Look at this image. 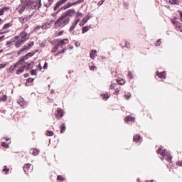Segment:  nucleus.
Listing matches in <instances>:
<instances>
[{
    "mask_svg": "<svg viewBox=\"0 0 182 182\" xmlns=\"http://www.w3.org/2000/svg\"><path fill=\"white\" fill-rule=\"evenodd\" d=\"M76 12L73 9H69L61 14V16L57 19L54 23L55 29L58 28H63L66 25H69L70 18L75 16Z\"/></svg>",
    "mask_w": 182,
    "mask_h": 182,
    "instance_id": "2",
    "label": "nucleus"
},
{
    "mask_svg": "<svg viewBox=\"0 0 182 182\" xmlns=\"http://www.w3.org/2000/svg\"><path fill=\"white\" fill-rule=\"evenodd\" d=\"M29 28L28 25H26V26L24 27V30L23 32H26V30Z\"/></svg>",
    "mask_w": 182,
    "mask_h": 182,
    "instance_id": "52",
    "label": "nucleus"
},
{
    "mask_svg": "<svg viewBox=\"0 0 182 182\" xmlns=\"http://www.w3.org/2000/svg\"><path fill=\"white\" fill-rule=\"evenodd\" d=\"M39 154V149H34L33 151V156H38Z\"/></svg>",
    "mask_w": 182,
    "mask_h": 182,
    "instance_id": "33",
    "label": "nucleus"
},
{
    "mask_svg": "<svg viewBox=\"0 0 182 182\" xmlns=\"http://www.w3.org/2000/svg\"><path fill=\"white\" fill-rule=\"evenodd\" d=\"M87 31H88L87 27H83L82 29V33H85L87 32Z\"/></svg>",
    "mask_w": 182,
    "mask_h": 182,
    "instance_id": "45",
    "label": "nucleus"
},
{
    "mask_svg": "<svg viewBox=\"0 0 182 182\" xmlns=\"http://www.w3.org/2000/svg\"><path fill=\"white\" fill-rule=\"evenodd\" d=\"M165 159L166 160V161L169 162L171 161V156L170 154H168L166 156V157L165 158Z\"/></svg>",
    "mask_w": 182,
    "mask_h": 182,
    "instance_id": "38",
    "label": "nucleus"
},
{
    "mask_svg": "<svg viewBox=\"0 0 182 182\" xmlns=\"http://www.w3.org/2000/svg\"><path fill=\"white\" fill-rule=\"evenodd\" d=\"M115 92H116V93H119V89L115 88Z\"/></svg>",
    "mask_w": 182,
    "mask_h": 182,
    "instance_id": "60",
    "label": "nucleus"
},
{
    "mask_svg": "<svg viewBox=\"0 0 182 182\" xmlns=\"http://www.w3.org/2000/svg\"><path fill=\"white\" fill-rule=\"evenodd\" d=\"M65 130H66V127L65 126V124H63L62 126L60 127V133H63Z\"/></svg>",
    "mask_w": 182,
    "mask_h": 182,
    "instance_id": "35",
    "label": "nucleus"
},
{
    "mask_svg": "<svg viewBox=\"0 0 182 182\" xmlns=\"http://www.w3.org/2000/svg\"><path fill=\"white\" fill-rule=\"evenodd\" d=\"M98 5L100 6V5H103V1H102V0L98 2Z\"/></svg>",
    "mask_w": 182,
    "mask_h": 182,
    "instance_id": "57",
    "label": "nucleus"
},
{
    "mask_svg": "<svg viewBox=\"0 0 182 182\" xmlns=\"http://www.w3.org/2000/svg\"><path fill=\"white\" fill-rule=\"evenodd\" d=\"M33 80H34L33 78H28V79H27L28 83H32V82H33Z\"/></svg>",
    "mask_w": 182,
    "mask_h": 182,
    "instance_id": "48",
    "label": "nucleus"
},
{
    "mask_svg": "<svg viewBox=\"0 0 182 182\" xmlns=\"http://www.w3.org/2000/svg\"><path fill=\"white\" fill-rule=\"evenodd\" d=\"M156 46H160V45H161V40H158L156 43H155Z\"/></svg>",
    "mask_w": 182,
    "mask_h": 182,
    "instance_id": "43",
    "label": "nucleus"
},
{
    "mask_svg": "<svg viewBox=\"0 0 182 182\" xmlns=\"http://www.w3.org/2000/svg\"><path fill=\"white\" fill-rule=\"evenodd\" d=\"M29 38V34L26 31H22L19 36H16L14 38V42H16V46L21 48L22 45Z\"/></svg>",
    "mask_w": 182,
    "mask_h": 182,
    "instance_id": "4",
    "label": "nucleus"
},
{
    "mask_svg": "<svg viewBox=\"0 0 182 182\" xmlns=\"http://www.w3.org/2000/svg\"><path fill=\"white\" fill-rule=\"evenodd\" d=\"M55 116L57 119H62L63 117V110L58 109L55 113Z\"/></svg>",
    "mask_w": 182,
    "mask_h": 182,
    "instance_id": "14",
    "label": "nucleus"
},
{
    "mask_svg": "<svg viewBox=\"0 0 182 182\" xmlns=\"http://www.w3.org/2000/svg\"><path fill=\"white\" fill-rule=\"evenodd\" d=\"M128 76H129V77H130L131 79H133V74H132V73L129 72Z\"/></svg>",
    "mask_w": 182,
    "mask_h": 182,
    "instance_id": "51",
    "label": "nucleus"
},
{
    "mask_svg": "<svg viewBox=\"0 0 182 182\" xmlns=\"http://www.w3.org/2000/svg\"><path fill=\"white\" fill-rule=\"evenodd\" d=\"M85 23H85V22L83 21V20H82V21H80V23H79V25H80V26H83V25H85Z\"/></svg>",
    "mask_w": 182,
    "mask_h": 182,
    "instance_id": "49",
    "label": "nucleus"
},
{
    "mask_svg": "<svg viewBox=\"0 0 182 182\" xmlns=\"http://www.w3.org/2000/svg\"><path fill=\"white\" fill-rule=\"evenodd\" d=\"M21 65H23V60H19L14 65H11L8 70V73H12Z\"/></svg>",
    "mask_w": 182,
    "mask_h": 182,
    "instance_id": "5",
    "label": "nucleus"
},
{
    "mask_svg": "<svg viewBox=\"0 0 182 182\" xmlns=\"http://www.w3.org/2000/svg\"><path fill=\"white\" fill-rule=\"evenodd\" d=\"M46 134H47V136H53V132L47 131Z\"/></svg>",
    "mask_w": 182,
    "mask_h": 182,
    "instance_id": "44",
    "label": "nucleus"
},
{
    "mask_svg": "<svg viewBox=\"0 0 182 182\" xmlns=\"http://www.w3.org/2000/svg\"><path fill=\"white\" fill-rule=\"evenodd\" d=\"M177 165L178 166H182V161H178Z\"/></svg>",
    "mask_w": 182,
    "mask_h": 182,
    "instance_id": "55",
    "label": "nucleus"
},
{
    "mask_svg": "<svg viewBox=\"0 0 182 182\" xmlns=\"http://www.w3.org/2000/svg\"><path fill=\"white\" fill-rule=\"evenodd\" d=\"M6 66H8V63L0 64V70L6 68Z\"/></svg>",
    "mask_w": 182,
    "mask_h": 182,
    "instance_id": "34",
    "label": "nucleus"
},
{
    "mask_svg": "<svg viewBox=\"0 0 182 182\" xmlns=\"http://www.w3.org/2000/svg\"><path fill=\"white\" fill-rule=\"evenodd\" d=\"M118 85H122L124 83V80L121 79L117 81Z\"/></svg>",
    "mask_w": 182,
    "mask_h": 182,
    "instance_id": "40",
    "label": "nucleus"
},
{
    "mask_svg": "<svg viewBox=\"0 0 182 182\" xmlns=\"http://www.w3.org/2000/svg\"><path fill=\"white\" fill-rule=\"evenodd\" d=\"M34 14H35V10L31 11V13H29V14H28L26 17H21L19 19L20 22L21 23H25V22H26L27 21H29V19H31Z\"/></svg>",
    "mask_w": 182,
    "mask_h": 182,
    "instance_id": "6",
    "label": "nucleus"
},
{
    "mask_svg": "<svg viewBox=\"0 0 182 182\" xmlns=\"http://www.w3.org/2000/svg\"><path fill=\"white\" fill-rule=\"evenodd\" d=\"M33 45H35V42L31 41L28 46H25L20 52H25V50H29V49H31V48H32V46H33Z\"/></svg>",
    "mask_w": 182,
    "mask_h": 182,
    "instance_id": "12",
    "label": "nucleus"
},
{
    "mask_svg": "<svg viewBox=\"0 0 182 182\" xmlns=\"http://www.w3.org/2000/svg\"><path fill=\"white\" fill-rule=\"evenodd\" d=\"M57 178H58V180H60V181H65V178H63V176H60V175H58V177H57Z\"/></svg>",
    "mask_w": 182,
    "mask_h": 182,
    "instance_id": "42",
    "label": "nucleus"
},
{
    "mask_svg": "<svg viewBox=\"0 0 182 182\" xmlns=\"http://www.w3.org/2000/svg\"><path fill=\"white\" fill-rule=\"evenodd\" d=\"M4 36H0V42L4 39Z\"/></svg>",
    "mask_w": 182,
    "mask_h": 182,
    "instance_id": "61",
    "label": "nucleus"
},
{
    "mask_svg": "<svg viewBox=\"0 0 182 182\" xmlns=\"http://www.w3.org/2000/svg\"><path fill=\"white\" fill-rule=\"evenodd\" d=\"M89 19H90V16H87L82 18V22H84V23H86V22H87Z\"/></svg>",
    "mask_w": 182,
    "mask_h": 182,
    "instance_id": "32",
    "label": "nucleus"
},
{
    "mask_svg": "<svg viewBox=\"0 0 182 182\" xmlns=\"http://www.w3.org/2000/svg\"><path fill=\"white\" fill-rule=\"evenodd\" d=\"M64 32H65L64 31H58V32H57V33H55V36H60L63 35V33H64Z\"/></svg>",
    "mask_w": 182,
    "mask_h": 182,
    "instance_id": "39",
    "label": "nucleus"
},
{
    "mask_svg": "<svg viewBox=\"0 0 182 182\" xmlns=\"http://www.w3.org/2000/svg\"><path fill=\"white\" fill-rule=\"evenodd\" d=\"M180 16H181V21L182 22V11H180Z\"/></svg>",
    "mask_w": 182,
    "mask_h": 182,
    "instance_id": "58",
    "label": "nucleus"
},
{
    "mask_svg": "<svg viewBox=\"0 0 182 182\" xmlns=\"http://www.w3.org/2000/svg\"><path fill=\"white\" fill-rule=\"evenodd\" d=\"M29 168H31L30 164H26L24 165L23 171H25V173H28V171H29Z\"/></svg>",
    "mask_w": 182,
    "mask_h": 182,
    "instance_id": "22",
    "label": "nucleus"
},
{
    "mask_svg": "<svg viewBox=\"0 0 182 182\" xmlns=\"http://www.w3.org/2000/svg\"><path fill=\"white\" fill-rule=\"evenodd\" d=\"M132 97V94L128 93L127 95H124V99H126V100H129V99H130Z\"/></svg>",
    "mask_w": 182,
    "mask_h": 182,
    "instance_id": "37",
    "label": "nucleus"
},
{
    "mask_svg": "<svg viewBox=\"0 0 182 182\" xmlns=\"http://www.w3.org/2000/svg\"><path fill=\"white\" fill-rule=\"evenodd\" d=\"M158 154H161L163 157H166V156H167V150H162L161 148H159L158 149Z\"/></svg>",
    "mask_w": 182,
    "mask_h": 182,
    "instance_id": "16",
    "label": "nucleus"
},
{
    "mask_svg": "<svg viewBox=\"0 0 182 182\" xmlns=\"http://www.w3.org/2000/svg\"><path fill=\"white\" fill-rule=\"evenodd\" d=\"M82 2H83V0H80L75 2L69 3L68 4H67V8H70V6H73V5H76L77 4H82Z\"/></svg>",
    "mask_w": 182,
    "mask_h": 182,
    "instance_id": "17",
    "label": "nucleus"
},
{
    "mask_svg": "<svg viewBox=\"0 0 182 182\" xmlns=\"http://www.w3.org/2000/svg\"><path fill=\"white\" fill-rule=\"evenodd\" d=\"M125 122H134V117L128 116L125 118Z\"/></svg>",
    "mask_w": 182,
    "mask_h": 182,
    "instance_id": "27",
    "label": "nucleus"
},
{
    "mask_svg": "<svg viewBox=\"0 0 182 182\" xmlns=\"http://www.w3.org/2000/svg\"><path fill=\"white\" fill-rule=\"evenodd\" d=\"M20 102H19L20 106H23L25 105V103L23 102V98H21Z\"/></svg>",
    "mask_w": 182,
    "mask_h": 182,
    "instance_id": "46",
    "label": "nucleus"
},
{
    "mask_svg": "<svg viewBox=\"0 0 182 182\" xmlns=\"http://www.w3.org/2000/svg\"><path fill=\"white\" fill-rule=\"evenodd\" d=\"M9 11V7L4 6L0 9V16H2L5 11Z\"/></svg>",
    "mask_w": 182,
    "mask_h": 182,
    "instance_id": "19",
    "label": "nucleus"
},
{
    "mask_svg": "<svg viewBox=\"0 0 182 182\" xmlns=\"http://www.w3.org/2000/svg\"><path fill=\"white\" fill-rule=\"evenodd\" d=\"M90 70H95V69H96V66L93 65L90 67Z\"/></svg>",
    "mask_w": 182,
    "mask_h": 182,
    "instance_id": "53",
    "label": "nucleus"
},
{
    "mask_svg": "<svg viewBox=\"0 0 182 182\" xmlns=\"http://www.w3.org/2000/svg\"><path fill=\"white\" fill-rule=\"evenodd\" d=\"M53 4V0H48V3L44 4V6H46V8H49V6H50V5H52Z\"/></svg>",
    "mask_w": 182,
    "mask_h": 182,
    "instance_id": "25",
    "label": "nucleus"
},
{
    "mask_svg": "<svg viewBox=\"0 0 182 182\" xmlns=\"http://www.w3.org/2000/svg\"><path fill=\"white\" fill-rule=\"evenodd\" d=\"M19 69L16 71V75H21V73H23L26 70V65H20L18 66Z\"/></svg>",
    "mask_w": 182,
    "mask_h": 182,
    "instance_id": "9",
    "label": "nucleus"
},
{
    "mask_svg": "<svg viewBox=\"0 0 182 182\" xmlns=\"http://www.w3.org/2000/svg\"><path fill=\"white\" fill-rule=\"evenodd\" d=\"M29 77V74H25L24 75V77Z\"/></svg>",
    "mask_w": 182,
    "mask_h": 182,
    "instance_id": "59",
    "label": "nucleus"
},
{
    "mask_svg": "<svg viewBox=\"0 0 182 182\" xmlns=\"http://www.w3.org/2000/svg\"><path fill=\"white\" fill-rule=\"evenodd\" d=\"M35 55V53H28L26 55H24L23 58L20 59V60H23V65L25 63V60L28 59V58H32Z\"/></svg>",
    "mask_w": 182,
    "mask_h": 182,
    "instance_id": "11",
    "label": "nucleus"
},
{
    "mask_svg": "<svg viewBox=\"0 0 182 182\" xmlns=\"http://www.w3.org/2000/svg\"><path fill=\"white\" fill-rule=\"evenodd\" d=\"M125 48H127V49H129L130 48V43H125Z\"/></svg>",
    "mask_w": 182,
    "mask_h": 182,
    "instance_id": "50",
    "label": "nucleus"
},
{
    "mask_svg": "<svg viewBox=\"0 0 182 182\" xmlns=\"http://www.w3.org/2000/svg\"><path fill=\"white\" fill-rule=\"evenodd\" d=\"M65 2H68V0H60L58 2H57L55 6L54 7V11H58L60 5H63V4Z\"/></svg>",
    "mask_w": 182,
    "mask_h": 182,
    "instance_id": "15",
    "label": "nucleus"
},
{
    "mask_svg": "<svg viewBox=\"0 0 182 182\" xmlns=\"http://www.w3.org/2000/svg\"><path fill=\"white\" fill-rule=\"evenodd\" d=\"M79 22H80V21H79V18L77 19H75L73 23H72L71 26L69 28V31L72 32V31H73V29H75L76 28V26L77 25V23H79Z\"/></svg>",
    "mask_w": 182,
    "mask_h": 182,
    "instance_id": "10",
    "label": "nucleus"
},
{
    "mask_svg": "<svg viewBox=\"0 0 182 182\" xmlns=\"http://www.w3.org/2000/svg\"><path fill=\"white\" fill-rule=\"evenodd\" d=\"M4 139L6 140V141H9V138H4Z\"/></svg>",
    "mask_w": 182,
    "mask_h": 182,
    "instance_id": "63",
    "label": "nucleus"
},
{
    "mask_svg": "<svg viewBox=\"0 0 182 182\" xmlns=\"http://www.w3.org/2000/svg\"><path fill=\"white\" fill-rule=\"evenodd\" d=\"M60 53H65V50H63Z\"/></svg>",
    "mask_w": 182,
    "mask_h": 182,
    "instance_id": "64",
    "label": "nucleus"
},
{
    "mask_svg": "<svg viewBox=\"0 0 182 182\" xmlns=\"http://www.w3.org/2000/svg\"><path fill=\"white\" fill-rule=\"evenodd\" d=\"M97 53V50H92V51L90 54V58H91V59H95V55H96Z\"/></svg>",
    "mask_w": 182,
    "mask_h": 182,
    "instance_id": "23",
    "label": "nucleus"
},
{
    "mask_svg": "<svg viewBox=\"0 0 182 182\" xmlns=\"http://www.w3.org/2000/svg\"><path fill=\"white\" fill-rule=\"evenodd\" d=\"M67 43H69V40L68 38L58 41L57 46L55 47V50H58L59 47L63 46V45H67Z\"/></svg>",
    "mask_w": 182,
    "mask_h": 182,
    "instance_id": "7",
    "label": "nucleus"
},
{
    "mask_svg": "<svg viewBox=\"0 0 182 182\" xmlns=\"http://www.w3.org/2000/svg\"><path fill=\"white\" fill-rule=\"evenodd\" d=\"M11 26H12V23L11 22L4 24L3 28L1 29V33H8V32H9V28H11Z\"/></svg>",
    "mask_w": 182,
    "mask_h": 182,
    "instance_id": "8",
    "label": "nucleus"
},
{
    "mask_svg": "<svg viewBox=\"0 0 182 182\" xmlns=\"http://www.w3.org/2000/svg\"><path fill=\"white\" fill-rule=\"evenodd\" d=\"M173 23L176 26V28H177V30L181 31V30L182 29V24H181V23L177 21V19H174L173 21Z\"/></svg>",
    "mask_w": 182,
    "mask_h": 182,
    "instance_id": "13",
    "label": "nucleus"
},
{
    "mask_svg": "<svg viewBox=\"0 0 182 182\" xmlns=\"http://www.w3.org/2000/svg\"><path fill=\"white\" fill-rule=\"evenodd\" d=\"M31 75H36V70H33L31 71Z\"/></svg>",
    "mask_w": 182,
    "mask_h": 182,
    "instance_id": "54",
    "label": "nucleus"
},
{
    "mask_svg": "<svg viewBox=\"0 0 182 182\" xmlns=\"http://www.w3.org/2000/svg\"><path fill=\"white\" fill-rule=\"evenodd\" d=\"M157 76L160 77V79H166V73L165 72H161L159 73V71L156 72Z\"/></svg>",
    "mask_w": 182,
    "mask_h": 182,
    "instance_id": "18",
    "label": "nucleus"
},
{
    "mask_svg": "<svg viewBox=\"0 0 182 182\" xmlns=\"http://www.w3.org/2000/svg\"><path fill=\"white\" fill-rule=\"evenodd\" d=\"M23 65H26V68H25V69H26V70H29L30 69H32V66H33V62H31V63H29L28 64H25V63H23Z\"/></svg>",
    "mask_w": 182,
    "mask_h": 182,
    "instance_id": "20",
    "label": "nucleus"
},
{
    "mask_svg": "<svg viewBox=\"0 0 182 182\" xmlns=\"http://www.w3.org/2000/svg\"><path fill=\"white\" fill-rule=\"evenodd\" d=\"M169 2H170L172 5H178V4H179L178 0H169Z\"/></svg>",
    "mask_w": 182,
    "mask_h": 182,
    "instance_id": "31",
    "label": "nucleus"
},
{
    "mask_svg": "<svg viewBox=\"0 0 182 182\" xmlns=\"http://www.w3.org/2000/svg\"><path fill=\"white\" fill-rule=\"evenodd\" d=\"M47 68H48V63H45V65H44L43 68H44V69H46Z\"/></svg>",
    "mask_w": 182,
    "mask_h": 182,
    "instance_id": "56",
    "label": "nucleus"
},
{
    "mask_svg": "<svg viewBox=\"0 0 182 182\" xmlns=\"http://www.w3.org/2000/svg\"><path fill=\"white\" fill-rule=\"evenodd\" d=\"M117 87V84H116L113 82H111L110 89L112 90H114V89H116Z\"/></svg>",
    "mask_w": 182,
    "mask_h": 182,
    "instance_id": "29",
    "label": "nucleus"
},
{
    "mask_svg": "<svg viewBox=\"0 0 182 182\" xmlns=\"http://www.w3.org/2000/svg\"><path fill=\"white\" fill-rule=\"evenodd\" d=\"M50 28V23H46L42 26V29H48Z\"/></svg>",
    "mask_w": 182,
    "mask_h": 182,
    "instance_id": "30",
    "label": "nucleus"
},
{
    "mask_svg": "<svg viewBox=\"0 0 182 182\" xmlns=\"http://www.w3.org/2000/svg\"><path fill=\"white\" fill-rule=\"evenodd\" d=\"M25 9H26V7L25 6H22L18 7V12L19 14H23V12L25 11Z\"/></svg>",
    "mask_w": 182,
    "mask_h": 182,
    "instance_id": "24",
    "label": "nucleus"
},
{
    "mask_svg": "<svg viewBox=\"0 0 182 182\" xmlns=\"http://www.w3.org/2000/svg\"><path fill=\"white\" fill-rule=\"evenodd\" d=\"M83 18V14L81 12L77 11L75 19H79V21H80V18Z\"/></svg>",
    "mask_w": 182,
    "mask_h": 182,
    "instance_id": "26",
    "label": "nucleus"
},
{
    "mask_svg": "<svg viewBox=\"0 0 182 182\" xmlns=\"http://www.w3.org/2000/svg\"><path fill=\"white\" fill-rule=\"evenodd\" d=\"M21 4H23V5H27L28 6V10H26V12H29L30 14H32L33 11L36 12V8L37 9H39L41 6H42V0H39L33 1L32 0H21Z\"/></svg>",
    "mask_w": 182,
    "mask_h": 182,
    "instance_id": "3",
    "label": "nucleus"
},
{
    "mask_svg": "<svg viewBox=\"0 0 182 182\" xmlns=\"http://www.w3.org/2000/svg\"><path fill=\"white\" fill-rule=\"evenodd\" d=\"M1 146L2 147H5L6 149H8V147H9V144H6V142H2Z\"/></svg>",
    "mask_w": 182,
    "mask_h": 182,
    "instance_id": "41",
    "label": "nucleus"
},
{
    "mask_svg": "<svg viewBox=\"0 0 182 182\" xmlns=\"http://www.w3.org/2000/svg\"><path fill=\"white\" fill-rule=\"evenodd\" d=\"M0 100L2 102H5L6 100V95H4V93H0Z\"/></svg>",
    "mask_w": 182,
    "mask_h": 182,
    "instance_id": "28",
    "label": "nucleus"
},
{
    "mask_svg": "<svg viewBox=\"0 0 182 182\" xmlns=\"http://www.w3.org/2000/svg\"><path fill=\"white\" fill-rule=\"evenodd\" d=\"M141 141V137H140V135L136 134L134 136V141L135 143H139V141Z\"/></svg>",
    "mask_w": 182,
    "mask_h": 182,
    "instance_id": "21",
    "label": "nucleus"
},
{
    "mask_svg": "<svg viewBox=\"0 0 182 182\" xmlns=\"http://www.w3.org/2000/svg\"><path fill=\"white\" fill-rule=\"evenodd\" d=\"M76 12L73 9H69L61 14V16L57 19L54 23L55 29L58 28H63L66 25H69L70 18L75 16Z\"/></svg>",
    "mask_w": 182,
    "mask_h": 182,
    "instance_id": "1",
    "label": "nucleus"
},
{
    "mask_svg": "<svg viewBox=\"0 0 182 182\" xmlns=\"http://www.w3.org/2000/svg\"><path fill=\"white\" fill-rule=\"evenodd\" d=\"M3 172L6 173V174H8L9 173V168H6V166H5L3 168Z\"/></svg>",
    "mask_w": 182,
    "mask_h": 182,
    "instance_id": "36",
    "label": "nucleus"
},
{
    "mask_svg": "<svg viewBox=\"0 0 182 182\" xmlns=\"http://www.w3.org/2000/svg\"><path fill=\"white\" fill-rule=\"evenodd\" d=\"M2 22H4V21L2 20V18H0V25L2 23Z\"/></svg>",
    "mask_w": 182,
    "mask_h": 182,
    "instance_id": "62",
    "label": "nucleus"
},
{
    "mask_svg": "<svg viewBox=\"0 0 182 182\" xmlns=\"http://www.w3.org/2000/svg\"><path fill=\"white\" fill-rule=\"evenodd\" d=\"M105 100H107L109 99V95L108 94H104L103 95Z\"/></svg>",
    "mask_w": 182,
    "mask_h": 182,
    "instance_id": "47",
    "label": "nucleus"
}]
</instances>
